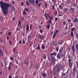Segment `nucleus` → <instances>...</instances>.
Returning <instances> with one entry per match:
<instances>
[{"mask_svg":"<svg viewBox=\"0 0 78 78\" xmlns=\"http://www.w3.org/2000/svg\"><path fill=\"white\" fill-rule=\"evenodd\" d=\"M0 5L2 12L5 16H6L8 14V7H10L11 5L9 4L3 2L2 1L0 2Z\"/></svg>","mask_w":78,"mask_h":78,"instance_id":"obj_1","label":"nucleus"},{"mask_svg":"<svg viewBox=\"0 0 78 78\" xmlns=\"http://www.w3.org/2000/svg\"><path fill=\"white\" fill-rule=\"evenodd\" d=\"M51 57L52 58H51V65H52V66H54L55 65L56 59H55V58H54L53 56H52Z\"/></svg>","mask_w":78,"mask_h":78,"instance_id":"obj_2","label":"nucleus"},{"mask_svg":"<svg viewBox=\"0 0 78 78\" xmlns=\"http://www.w3.org/2000/svg\"><path fill=\"white\" fill-rule=\"evenodd\" d=\"M44 16L46 17V19H47L48 20L49 19V17H50V16H49V14H48V13H47L46 14V13L44 14Z\"/></svg>","mask_w":78,"mask_h":78,"instance_id":"obj_3","label":"nucleus"},{"mask_svg":"<svg viewBox=\"0 0 78 78\" xmlns=\"http://www.w3.org/2000/svg\"><path fill=\"white\" fill-rule=\"evenodd\" d=\"M18 27H19L20 28H21V29H22V23H21V21H19V23L18 24Z\"/></svg>","mask_w":78,"mask_h":78,"instance_id":"obj_4","label":"nucleus"},{"mask_svg":"<svg viewBox=\"0 0 78 78\" xmlns=\"http://www.w3.org/2000/svg\"><path fill=\"white\" fill-rule=\"evenodd\" d=\"M64 41H62V40H60L58 41V44L59 45H62L63 44Z\"/></svg>","mask_w":78,"mask_h":78,"instance_id":"obj_5","label":"nucleus"},{"mask_svg":"<svg viewBox=\"0 0 78 78\" xmlns=\"http://www.w3.org/2000/svg\"><path fill=\"white\" fill-rule=\"evenodd\" d=\"M38 37L39 38V39H41L42 40L44 39V36L41 35H39Z\"/></svg>","mask_w":78,"mask_h":78,"instance_id":"obj_6","label":"nucleus"},{"mask_svg":"<svg viewBox=\"0 0 78 78\" xmlns=\"http://www.w3.org/2000/svg\"><path fill=\"white\" fill-rule=\"evenodd\" d=\"M29 2H30V3H31V4H32V5H33L34 3V0H31Z\"/></svg>","mask_w":78,"mask_h":78,"instance_id":"obj_7","label":"nucleus"},{"mask_svg":"<svg viewBox=\"0 0 78 78\" xmlns=\"http://www.w3.org/2000/svg\"><path fill=\"white\" fill-rule=\"evenodd\" d=\"M72 50L73 51V53H75V46L74 45L72 46Z\"/></svg>","mask_w":78,"mask_h":78,"instance_id":"obj_8","label":"nucleus"},{"mask_svg":"<svg viewBox=\"0 0 78 78\" xmlns=\"http://www.w3.org/2000/svg\"><path fill=\"white\" fill-rule=\"evenodd\" d=\"M58 67L60 69H61V70L62 69H63V67L61 65H60V64L58 65Z\"/></svg>","mask_w":78,"mask_h":78,"instance_id":"obj_9","label":"nucleus"},{"mask_svg":"<svg viewBox=\"0 0 78 78\" xmlns=\"http://www.w3.org/2000/svg\"><path fill=\"white\" fill-rule=\"evenodd\" d=\"M73 22L75 23H78V19H77V17H76V18L73 21Z\"/></svg>","mask_w":78,"mask_h":78,"instance_id":"obj_10","label":"nucleus"},{"mask_svg":"<svg viewBox=\"0 0 78 78\" xmlns=\"http://www.w3.org/2000/svg\"><path fill=\"white\" fill-rule=\"evenodd\" d=\"M68 9L67 8H65L63 9V11L65 13H66L67 11L68 10Z\"/></svg>","mask_w":78,"mask_h":78,"instance_id":"obj_11","label":"nucleus"},{"mask_svg":"<svg viewBox=\"0 0 78 78\" xmlns=\"http://www.w3.org/2000/svg\"><path fill=\"white\" fill-rule=\"evenodd\" d=\"M27 39L28 41H30L31 40V36H30L29 35L28 36Z\"/></svg>","mask_w":78,"mask_h":78,"instance_id":"obj_12","label":"nucleus"},{"mask_svg":"<svg viewBox=\"0 0 78 78\" xmlns=\"http://www.w3.org/2000/svg\"><path fill=\"white\" fill-rule=\"evenodd\" d=\"M42 76L43 77H44V78H45V77H47V74L45 73H43Z\"/></svg>","mask_w":78,"mask_h":78,"instance_id":"obj_13","label":"nucleus"},{"mask_svg":"<svg viewBox=\"0 0 78 78\" xmlns=\"http://www.w3.org/2000/svg\"><path fill=\"white\" fill-rule=\"evenodd\" d=\"M55 70L57 72H59V71L60 70L59 69L58 66H57L56 68H55Z\"/></svg>","mask_w":78,"mask_h":78,"instance_id":"obj_14","label":"nucleus"},{"mask_svg":"<svg viewBox=\"0 0 78 78\" xmlns=\"http://www.w3.org/2000/svg\"><path fill=\"white\" fill-rule=\"evenodd\" d=\"M57 57L58 59H61V56H60L59 54H57Z\"/></svg>","mask_w":78,"mask_h":78,"instance_id":"obj_15","label":"nucleus"},{"mask_svg":"<svg viewBox=\"0 0 78 78\" xmlns=\"http://www.w3.org/2000/svg\"><path fill=\"white\" fill-rule=\"evenodd\" d=\"M69 67L70 68H72V63H71V62H69Z\"/></svg>","mask_w":78,"mask_h":78,"instance_id":"obj_16","label":"nucleus"},{"mask_svg":"<svg viewBox=\"0 0 78 78\" xmlns=\"http://www.w3.org/2000/svg\"><path fill=\"white\" fill-rule=\"evenodd\" d=\"M26 30L27 31H29V26H28V24H27Z\"/></svg>","mask_w":78,"mask_h":78,"instance_id":"obj_17","label":"nucleus"},{"mask_svg":"<svg viewBox=\"0 0 78 78\" xmlns=\"http://www.w3.org/2000/svg\"><path fill=\"white\" fill-rule=\"evenodd\" d=\"M26 4L27 6H29V5H30V4L29 3V2H28V0H27L26 1Z\"/></svg>","mask_w":78,"mask_h":78,"instance_id":"obj_18","label":"nucleus"},{"mask_svg":"<svg viewBox=\"0 0 78 78\" xmlns=\"http://www.w3.org/2000/svg\"><path fill=\"white\" fill-rule=\"evenodd\" d=\"M63 50L62 48H61L59 50V53H61L62 52V51Z\"/></svg>","mask_w":78,"mask_h":78,"instance_id":"obj_19","label":"nucleus"},{"mask_svg":"<svg viewBox=\"0 0 78 78\" xmlns=\"http://www.w3.org/2000/svg\"><path fill=\"white\" fill-rule=\"evenodd\" d=\"M54 75H55L56 76H58V73L56 72L55 73H54Z\"/></svg>","mask_w":78,"mask_h":78,"instance_id":"obj_20","label":"nucleus"},{"mask_svg":"<svg viewBox=\"0 0 78 78\" xmlns=\"http://www.w3.org/2000/svg\"><path fill=\"white\" fill-rule=\"evenodd\" d=\"M56 34L54 33V34L53 36L52 37V39H54V38H55V37H56Z\"/></svg>","mask_w":78,"mask_h":78,"instance_id":"obj_21","label":"nucleus"},{"mask_svg":"<svg viewBox=\"0 0 78 78\" xmlns=\"http://www.w3.org/2000/svg\"><path fill=\"white\" fill-rule=\"evenodd\" d=\"M75 8H71L69 10H70V11H74V10H75Z\"/></svg>","mask_w":78,"mask_h":78,"instance_id":"obj_22","label":"nucleus"},{"mask_svg":"<svg viewBox=\"0 0 78 78\" xmlns=\"http://www.w3.org/2000/svg\"><path fill=\"white\" fill-rule=\"evenodd\" d=\"M38 3H39V1H38V0H36L35 3H36L37 6V5H38Z\"/></svg>","mask_w":78,"mask_h":78,"instance_id":"obj_23","label":"nucleus"},{"mask_svg":"<svg viewBox=\"0 0 78 78\" xmlns=\"http://www.w3.org/2000/svg\"><path fill=\"white\" fill-rule=\"evenodd\" d=\"M16 48H13V51L14 53H16Z\"/></svg>","mask_w":78,"mask_h":78,"instance_id":"obj_24","label":"nucleus"},{"mask_svg":"<svg viewBox=\"0 0 78 78\" xmlns=\"http://www.w3.org/2000/svg\"><path fill=\"white\" fill-rule=\"evenodd\" d=\"M41 48H42L43 50H44V49H45V46H44V45H42Z\"/></svg>","mask_w":78,"mask_h":78,"instance_id":"obj_25","label":"nucleus"},{"mask_svg":"<svg viewBox=\"0 0 78 78\" xmlns=\"http://www.w3.org/2000/svg\"><path fill=\"white\" fill-rule=\"evenodd\" d=\"M23 13L25 15H27V13H26V12H25V10L23 11Z\"/></svg>","mask_w":78,"mask_h":78,"instance_id":"obj_26","label":"nucleus"},{"mask_svg":"<svg viewBox=\"0 0 78 78\" xmlns=\"http://www.w3.org/2000/svg\"><path fill=\"white\" fill-rule=\"evenodd\" d=\"M50 24H48L47 25V28H48V29H50Z\"/></svg>","mask_w":78,"mask_h":78,"instance_id":"obj_27","label":"nucleus"},{"mask_svg":"<svg viewBox=\"0 0 78 78\" xmlns=\"http://www.w3.org/2000/svg\"><path fill=\"white\" fill-rule=\"evenodd\" d=\"M27 12L29 11V9L27 8H26L24 9Z\"/></svg>","mask_w":78,"mask_h":78,"instance_id":"obj_28","label":"nucleus"},{"mask_svg":"<svg viewBox=\"0 0 78 78\" xmlns=\"http://www.w3.org/2000/svg\"><path fill=\"white\" fill-rule=\"evenodd\" d=\"M36 49L37 50H40V46L38 45V47L36 48Z\"/></svg>","mask_w":78,"mask_h":78,"instance_id":"obj_29","label":"nucleus"},{"mask_svg":"<svg viewBox=\"0 0 78 78\" xmlns=\"http://www.w3.org/2000/svg\"><path fill=\"white\" fill-rule=\"evenodd\" d=\"M1 65L2 66V67H4V65H3V62H1Z\"/></svg>","mask_w":78,"mask_h":78,"instance_id":"obj_30","label":"nucleus"},{"mask_svg":"<svg viewBox=\"0 0 78 78\" xmlns=\"http://www.w3.org/2000/svg\"><path fill=\"white\" fill-rule=\"evenodd\" d=\"M71 36H72L73 37V36H74V35H73V32H72V31H71Z\"/></svg>","mask_w":78,"mask_h":78,"instance_id":"obj_31","label":"nucleus"},{"mask_svg":"<svg viewBox=\"0 0 78 78\" xmlns=\"http://www.w3.org/2000/svg\"><path fill=\"white\" fill-rule=\"evenodd\" d=\"M11 66H9L8 67V70H11Z\"/></svg>","mask_w":78,"mask_h":78,"instance_id":"obj_32","label":"nucleus"},{"mask_svg":"<svg viewBox=\"0 0 78 78\" xmlns=\"http://www.w3.org/2000/svg\"><path fill=\"white\" fill-rule=\"evenodd\" d=\"M73 72L74 73H75L76 72V69H73Z\"/></svg>","mask_w":78,"mask_h":78,"instance_id":"obj_33","label":"nucleus"},{"mask_svg":"<svg viewBox=\"0 0 78 78\" xmlns=\"http://www.w3.org/2000/svg\"><path fill=\"white\" fill-rule=\"evenodd\" d=\"M71 31H75V27L72 28Z\"/></svg>","mask_w":78,"mask_h":78,"instance_id":"obj_34","label":"nucleus"},{"mask_svg":"<svg viewBox=\"0 0 78 78\" xmlns=\"http://www.w3.org/2000/svg\"><path fill=\"white\" fill-rule=\"evenodd\" d=\"M10 60H11V61H12V60H14V58L12 57H11L10 58Z\"/></svg>","mask_w":78,"mask_h":78,"instance_id":"obj_35","label":"nucleus"},{"mask_svg":"<svg viewBox=\"0 0 78 78\" xmlns=\"http://www.w3.org/2000/svg\"><path fill=\"white\" fill-rule=\"evenodd\" d=\"M73 6L74 7H76V4L75 3H74L73 4Z\"/></svg>","mask_w":78,"mask_h":78,"instance_id":"obj_36","label":"nucleus"},{"mask_svg":"<svg viewBox=\"0 0 78 78\" xmlns=\"http://www.w3.org/2000/svg\"><path fill=\"white\" fill-rule=\"evenodd\" d=\"M12 34V32H9L8 33V35L9 36H10V34Z\"/></svg>","mask_w":78,"mask_h":78,"instance_id":"obj_37","label":"nucleus"},{"mask_svg":"<svg viewBox=\"0 0 78 78\" xmlns=\"http://www.w3.org/2000/svg\"><path fill=\"white\" fill-rule=\"evenodd\" d=\"M46 58H47V56H46L44 55L43 56L44 59H46Z\"/></svg>","mask_w":78,"mask_h":78,"instance_id":"obj_38","label":"nucleus"},{"mask_svg":"<svg viewBox=\"0 0 78 78\" xmlns=\"http://www.w3.org/2000/svg\"><path fill=\"white\" fill-rule=\"evenodd\" d=\"M48 23H51V20H50L48 21Z\"/></svg>","mask_w":78,"mask_h":78,"instance_id":"obj_39","label":"nucleus"},{"mask_svg":"<svg viewBox=\"0 0 78 78\" xmlns=\"http://www.w3.org/2000/svg\"><path fill=\"white\" fill-rule=\"evenodd\" d=\"M40 32L41 33H43V31L42 30L40 29Z\"/></svg>","mask_w":78,"mask_h":78,"instance_id":"obj_40","label":"nucleus"},{"mask_svg":"<svg viewBox=\"0 0 78 78\" xmlns=\"http://www.w3.org/2000/svg\"><path fill=\"white\" fill-rule=\"evenodd\" d=\"M59 8L60 9H62V5H60L59 6Z\"/></svg>","mask_w":78,"mask_h":78,"instance_id":"obj_41","label":"nucleus"},{"mask_svg":"<svg viewBox=\"0 0 78 78\" xmlns=\"http://www.w3.org/2000/svg\"><path fill=\"white\" fill-rule=\"evenodd\" d=\"M53 53H54V56H55V55H57V53L55 52H53Z\"/></svg>","mask_w":78,"mask_h":78,"instance_id":"obj_42","label":"nucleus"},{"mask_svg":"<svg viewBox=\"0 0 78 78\" xmlns=\"http://www.w3.org/2000/svg\"><path fill=\"white\" fill-rule=\"evenodd\" d=\"M22 42H23V44H25V40H24V39H23V40Z\"/></svg>","mask_w":78,"mask_h":78,"instance_id":"obj_43","label":"nucleus"},{"mask_svg":"<svg viewBox=\"0 0 78 78\" xmlns=\"http://www.w3.org/2000/svg\"><path fill=\"white\" fill-rule=\"evenodd\" d=\"M76 37L77 38V39H78V34H76Z\"/></svg>","mask_w":78,"mask_h":78,"instance_id":"obj_44","label":"nucleus"},{"mask_svg":"<svg viewBox=\"0 0 78 78\" xmlns=\"http://www.w3.org/2000/svg\"><path fill=\"white\" fill-rule=\"evenodd\" d=\"M67 1H68V2H67L68 4H69V3H70V0H68Z\"/></svg>","mask_w":78,"mask_h":78,"instance_id":"obj_45","label":"nucleus"},{"mask_svg":"<svg viewBox=\"0 0 78 78\" xmlns=\"http://www.w3.org/2000/svg\"><path fill=\"white\" fill-rule=\"evenodd\" d=\"M0 56H3V52H0Z\"/></svg>","mask_w":78,"mask_h":78,"instance_id":"obj_46","label":"nucleus"},{"mask_svg":"<svg viewBox=\"0 0 78 78\" xmlns=\"http://www.w3.org/2000/svg\"><path fill=\"white\" fill-rule=\"evenodd\" d=\"M25 63L26 64H28V61H26L25 62Z\"/></svg>","mask_w":78,"mask_h":78,"instance_id":"obj_47","label":"nucleus"},{"mask_svg":"<svg viewBox=\"0 0 78 78\" xmlns=\"http://www.w3.org/2000/svg\"><path fill=\"white\" fill-rule=\"evenodd\" d=\"M56 50H57V51L58 52L59 50V48H56Z\"/></svg>","mask_w":78,"mask_h":78,"instance_id":"obj_48","label":"nucleus"},{"mask_svg":"<svg viewBox=\"0 0 78 78\" xmlns=\"http://www.w3.org/2000/svg\"><path fill=\"white\" fill-rule=\"evenodd\" d=\"M67 49L68 50H69V51H70L71 50L70 48V47H68L67 48Z\"/></svg>","mask_w":78,"mask_h":78,"instance_id":"obj_49","label":"nucleus"},{"mask_svg":"<svg viewBox=\"0 0 78 78\" xmlns=\"http://www.w3.org/2000/svg\"><path fill=\"white\" fill-rule=\"evenodd\" d=\"M9 78H12V76L11 75H10L9 76Z\"/></svg>","mask_w":78,"mask_h":78,"instance_id":"obj_50","label":"nucleus"},{"mask_svg":"<svg viewBox=\"0 0 78 78\" xmlns=\"http://www.w3.org/2000/svg\"><path fill=\"white\" fill-rule=\"evenodd\" d=\"M71 61H72V59H69L68 60V62H71Z\"/></svg>","mask_w":78,"mask_h":78,"instance_id":"obj_51","label":"nucleus"},{"mask_svg":"<svg viewBox=\"0 0 78 78\" xmlns=\"http://www.w3.org/2000/svg\"><path fill=\"white\" fill-rule=\"evenodd\" d=\"M24 28L25 29V28H26V25H25V24H24Z\"/></svg>","mask_w":78,"mask_h":78,"instance_id":"obj_52","label":"nucleus"},{"mask_svg":"<svg viewBox=\"0 0 78 78\" xmlns=\"http://www.w3.org/2000/svg\"><path fill=\"white\" fill-rule=\"evenodd\" d=\"M52 2H54V3H55L56 2V0H52Z\"/></svg>","mask_w":78,"mask_h":78,"instance_id":"obj_53","label":"nucleus"},{"mask_svg":"<svg viewBox=\"0 0 78 78\" xmlns=\"http://www.w3.org/2000/svg\"><path fill=\"white\" fill-rule=\"evenodd\" d=\"M49 18L50 19H51V20H52V19H53V18H52V17L50 16H49Z\"/></svg>","mask_w":78,"mask_h":78,"instance_id":"obj_54","label":"nucleus"},{"mask_svg":"<svg viewBox=\"0 0 78 78\" xmlns=\"http://www.w3.org/2000/svg\"><path fill=\"white\" fill-rule=\"evenodd\" d=\"M62 73V75H63V76H66V73Z\"/></svg>","mask_w":78,"mask_h":78,"instance_id":"obj_55","label":"nucleus"},{"mask_svg":"<svg viewBox=\"0 0 78 78\" xmlns=\"http://www.w3.org/2000/svg\"><path fill=\"white\" fill-rule=\"evenodd\" d=\"M65 29H66V30H67V24H66V28H65Z\"/></svg>","mask_w":78,"mask_h":78,"instance_id":"obj_56","label":"nucleus"},{"mask_svg":"<svg viewBox=\"0 0 78 78\" xmlns=\"http://www.w3.org/2000/svg\"><path fill=\"white\" fill-rule=\"evenodd\" d=\"M45 7H46V8H47V4H45Z\"/></svg>","mask_w":78,"mask_h":78,"instance_id":"obj_57","label":"nucleus"},{"mask_svg":"<svg viewBox=\"0 0 78 78\" xmlns=\"http://www.w3.org/2000/svg\"><path fill=\"white\" fill-rule=\"evenodd\" d=\"M21 5L22 6H23V2H21Z\"/></svg>","mask_w":78,"mask_h":78,"instance_id":"obj_58","label":"nucleus"},{"mask_svg":"<svg viewBox=\"0 0 78 78\" xmlns=\"http://www.w3.org/2000/svg\"><path fill=\"white\" fill-rule=\"evenodd\" d=\"M55 21H58V18L56 17L55 20Z\"/></svg>","mask_w":78,"mask_h":78,"instance_id":"obj_59","label":"nucleus"},{"mask_svg":"<svg viewBox=\"0 0 78 78\" xmlns=\"http://www.w3.org/2000/svg\"><path fill=\"white\" fill-rule=\"evenodd\" d=\"M52 9H55V6H54V5L52 6Z\"/></svg>","mask_w":78,"mask_h":78,"instance_id":"obj_60","label":"nucleus"},{"mask_svg":"<svg viewBox=\"0 0 78 78\" xmlns=\"http://www.w3.org/2000/svg\"><path fill=\"white\" fill-rule=\"evenodd\" d=\"M63 25H66V22L64 21L63 22Z\"/></svg>","mask_w":78,"mask_h":78,"instance_id":"obj_61","label":"nucleus"},{"mask_svg":"<svg viewBox=\"0 0 78 78\" xmlns=\"http://www.w3.org/2000/svg\"><path fill=\"white\" fill-rule=\"evenodd\" d=\"M41 3H40L38 4V6H39V7H40V6H41Z\"/></svg>","mask_w":78,"mask_h":78,"instance_id":"obj_62","label":"nucleus"},{"mask_svg":"<svg viewBox=\"0 0 78 78\" xmlns=\"http://www.w3.org/2000/svg\"><path fill=\"white\" fill-rule=\"evenodd\" d=\"M21 19L22 20H24V18L23 17H22Z\"/></svg>","mask_w":78,"mask_h":78,"instance_id":"obj_63","label":"nucleus"},{"mask_svg":"<svg viewBox=\"0 0 78 78\" xmlns=\"http://www.w3.org/2000/svg\"><path fill=\"white\" fill-rule=\"evenodd\" d=\"M22 34H23V36H25V33H22Z\"/></svg>","mask_w":78,"mask_h":78,"instance_id":"obj_64","label":"nucleus"}]
</instances>
